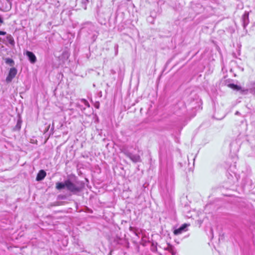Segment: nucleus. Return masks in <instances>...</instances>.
Listing matches in <instances>:
<instances>
[{
    "mask_svg": "<svg viewBox=\"0 0 255 255\" xmlns=\"http://www.w3.org/2000/svg\"><path fill=\"white\" fill-rule=\"evenodd\" d=\"M5 63L6 64H13L14 61L12 59L8 58L5 59Z\"/></svg>",
    "mask_w": 255,
    "mask_h": 255,
    "instance_id": "12",
    "label": "nucleus"
},
{
    "mask_svg": "<svg viewBox=\"0 0 255 255\" xmlns=\"http://www.w3.org/2000/svg\"><path fill=\"white\" fill-rule=\"evenodd\" d=\"M6 34V32L5 31H0V35H4Z\"/></svg>",
    "mask_w": 255,
    "mask_h": 255,
    "instance_id": "15",
    "label": "nucleus"
},
{
    "mask_svg": "<svg viewBox=\"0 0 255 255\" xmlns=\"http://www.w3.org/2000/svg\"><path fill=\"white\" fill-rule=\"evenodd\" d=\"M243 91L246 92V93H250L255 94V82H252L249 84L246 89H244Z\"/></svg>",
    "mask_w": 255,
    "mask_h": 255,
    "instance_id": "3",
    "label": "nucleus"
},
{
    "mask_svg": "<svg viewBox=\"0 0 255 255\" xmlns=\"http://www.w3.org/2000/svg\"><path fill=\"white\" fill-rule=\"evenodd\" d=\"M229 86L231 88H233L236 90H239L240 89V87L238 85H235L234 84H230Z\"/></svg>",
    "mask_w": 255,
    "mask_h": 255,
    "instance_id": "11",
    "label": "nucleus"
},
{
    "mask_svg": "<svg viewBox=\"0 0 255 255\" xmlns=\"http://www.w3.org/2000/svg\"><path fill=\"white\" fill-rule=\"evenodd\" d=\"M189 225L184 224H183L181 227H180L178 229H177L174 231V234L175 235H178L181 234L183 232L187 231V228Z\"/></svg>",
    "mask_w": 255,
    "mask_h": 255,
    "instance_id": "4",
    "label": "nucleus"
},
{
    "mask_svg": "<svg viewBox=\"0 0 255 255\" xmlns=\"http://www.w3.org/2000/svg\"><path fill=\"white\" fill-rule=\"evenodd\" d=\"M81 102H82V103H83V104L85 106H86V107H90V105H89V104L87 100H85V99H82V100H81Z\"/></svg>",
    "mask_w": 255,
    "mask_h": 255,
    "instance_id": "13",
    "label": "nucleus"
},
{
    "mask_svg": "<svg viewBox=\"0 0 255 255\" xmlns=\"http://www.w3.org/2000/svg\"><path fill=\"white\" fill-rule=\"evenodd\" d=\"M3 22V20L1 16H0V23H2Z\"/></svg>",
    "mask_w": 255,
    "mask_h": 255,
    "instance_id": "16",
    "label": "nucleus"
},
{
    "mask_svg": "<svg viewBox=\"0 0 255 255\" xmlns=\"http://www.w3.org/2000/svg\"><path fill=\"white\" fill-rule=\"evenodd\" d=\"M235 114H236V115H239V114H240V112H238V111H237V112H236Z\"/></svg>",
    "mask_w": 255,
    "mask_h": 255,
    "instance_id": "18",
    "label": "nucleus"
},
{
    "mask_svg": "<svg viewBox=\"0 0 255 255\" xmlns=\"http://www.w3.org/2000/svg\"><path fill=\"white\" fill-rule=\"evenodd\" d=\"M84 187V184L81 181H77L75 183H73L69 179L66 180V188L73 194L80 192Z\"/></svg>",
    "mask_w": 255,
    "mask_h": 255,
    "instance_id": "1",
    "label": "nucleus"
},
{
    "mask_svg": "<svg viewBox=\"0 0 255 255\" xmlns=\"http://www.w3.org/2000/svg\"><path fill=\"white\" fill-rule=\"evenodd\" d=\"M6 38L7 42L10 45H11V46L14 45L15 42H14V39L11 35L7 34V35L6 36Z\"/></svg>",
    "mask_w": 255,
    "mask_h": 255,
    "instance_id": "9",
    "label": "nucleus"
},
{
    "mask_svg": "<svg viewBox=\"0 0 255 255\" xmlns=\"http://www.w3.org/2000/svg\"><path fill=\"white\" fill-rule=\"evenodd\" d=\"M7 1H8L9 0H6Z\"/></svg>",
    "mask_w": 255,
    "mask_h": 255,
    "instance_id": "19",
    "label": "nucleus"
},
{
    "mask_svg": "<svg viewBox=\"0 0 255 255\" xmlns=\"http://www.w3.org/2000/svg\"><path fill=\"white\" fill-rule=\"evenodd\" d=\"M126 155L134 162H137L140 161V157L137 154H133L130 153H126Z\"/></svg>",
    "mask_w": 255,
    "mask_h": 255,
    "instance_id": "5",
    "label": "nucleus"
},
{
    "mask_svg": "<svg viewBox=\"0 0 255 255\" xmlns=\"http://www.w3.org/2000/svg\"><path fill=\"white\" fill-rule=\"evenodd\" d=\"M249 13L248 11H245L242 16V21L243 26L245 27L249 23Z\"/></svg>",
    "mask_w": 255,
    "mask_h": 255,
    "instance_id": "6",
    "label": "nucleus"
},
{
    "mask_svg": "<svg viewBox=\"0 0 255 255\" xmlns=\"http://www.w3.org/2000/svg\"><path fill=\"white\" fill-rule=\"evenodd\" d=\"M46 175V172L43 170H41L38 173L36 179L37 181H41L45 178Z\"/></svg>",
    "mask_w": 255,
    "mask_h": 255,
    "instance_id": "8",
    "label": "nucleus"
},
{
    "mask_svg": "<svg viewBox=\"0 0 255 255\" xmlns=\"http://www.w3.org/2000/svg\"><path fill=\"white\" fill-rule=\"evenodd\" d=\"M95 107L96 108H99V104L98 103L97 105H95Z\"/></svg>",
    "mask_w": 255,
    "mask_h": 255,
    "instance_id": "17",
    "label": "nucleus"
},
{
    "mask_svg": "<svg viewBox=\"0 0 255 255\" xmlns=\"http://www.w3.org/2000/svg\"><path fill=\"white\" fill-rule=\"evenodd\" d=\"M17 71L15 68H11L9 71L8 74L6 78V81L7 83L10 82L15 77L17 74Z\"/></svg>",
    "mask_w": 255,
    "mask_h": 255,
    "instance_id": "2",
    "label": "nucleus"
},
{
    "mask_svg": "<svg viewBox=\"0 0 255 255\" xmlns=\"http://www.w3.org/2000/svg\"><path fill=\"white\" fill-rule=\"evenodd\" d=\"M118 47H119V46L118 44H116L114 46V49H115V55H118Z\"/></svg>",
    "mask_w": 255,
    "mask_h": 255,
    "instance_id": "14",
    "label": "nucleus"
},
{
    "mask_svg": "<svg viewBox=\"0 0 255 255\" xmlns=\"http://www.w3.org/2000/svg\"><path fill=\"white\" fill-rule=\"evenodd\" d=\"M66 187V180L64 183L63 182H57L56 184V188L58 190H61Z\"/></svg>",
    "mask_w": 255,
    "mask_h": 255,
    "instance_id": "10",
    "label": "nucleus"
},
{
    "mask_svg": "<svg viewBox=\"0 0 255 255\" xmlns=\"http://www.w3.org/2000/svg\"><path fill=\"white\" fill-rule=\"evenodd\" d=\"M26 54L28 57V59L31 63L33 64L35 63L36 61V57L35 55L33 53V52L30 51H27Z\"/></svg>",
    "mask_w": 255,
    "mask_h": 255,
    "instance_id": "7",
    "label": "nucleus"
}]
</instances>
